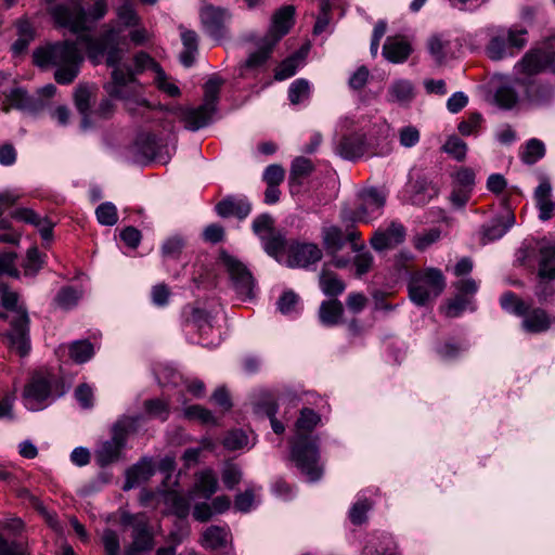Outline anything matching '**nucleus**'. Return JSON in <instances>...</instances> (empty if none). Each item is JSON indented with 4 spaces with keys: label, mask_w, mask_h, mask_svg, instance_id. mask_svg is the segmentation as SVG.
<instances>
[{
    "label": "nucleus",
    "mask_w": 555,
    "mask_h": 555,
    "mask_svg": "<svg viewBox=\"0 0 555 555\" xmlns=\"http://www.w3.org/2000/svg\"><path fill=\"white\" fill-rule=\"evenodd\" d=\"M138 17L135 10L129 3H124L117 10L116 23L105 25V30L99 38L90 35H81L79 40L86 44V53L93 64H99L106 54V63L114 67L112 81L105 85L107 94L124 102L125 107L133 113L139 105L137 101L139 83V54L132 55L129 63L122 62L124 50L128 38L139 42V30L137 29Z\"/></svg>",
    "instance_id": "obj_1"
},
{
    "label": "nucleus",
    "mask_w": 555,
    "mask_h": 555,
    "mask_svg": "<svg viewBox=\"0 0 555 555\" xmlns=\"http://www.w3.org/2000/svg\"><path fill=\"white\" fill-rule=\"evenodd\" d=\"M80 36L77 37V42L64 40L36 48L33 52L34 64L42 69L55 67V81L60 85L72 83L78 76L83 62V55L77 46L80 43L86 48V44L79 40Z\"/></svg>",
    "instance_id": "obj_2"
},
{
    "label": "nucleus",
    "mask_w": 555,
    "mask_h": 555,
    "mask_svg": "<svg viewBox=\"0 0 555 555\" xmlns=\"http://www.w3.org/2000/svg\"><path fill=\"white\" fill-rule=\"evenodd\" d=\"M321 422L320 415L312 409L305 408L296 422L297 435L292 444L291 456L300 472L310 481L319 480L323 467L319 465L320 452L317 439L309 440L302 434L310 433Z\"/></svg>",
    "instance_id": "obj_3"
},
{
    "label": "nucleus",
    "mask_w": 555,
    "mask_h": 555,
    "mask_svg": "<svg viewBox=\"0 0 555 555\" xmlns=\"http://www.w3.org/2000/svg\"><path fill=\"white\" fill-rule=\"evenodd\" d=\"M18 294L5 283H0V305L12 313L10 331L4 336L8 339L9 348L25 357L30 351L29 317L27 309L18 305Z\"/></svg>",
    "instance_id": "obj_4"
},
{
    "label": "nucleus",
    "mask_w": 555,
    "mask_h": 555,
    "mask_svg": "<svg viewBox=\"0 0 555 555\" xmlns=\"http://www.w3.org/2000/svg\"><path fill=\"white\" fill-rule=\"evenodd\" d=\"M66 391L60 377L50 373H36L24 387V405L29 411H40L64 396Z\"/></svg>",
    "instance_id": "obj_5"
},
{
    "label": "nucleus",
    "mask_w": 555,
    "mask_h": 555,
    "mask_svg": "<svg viewBox=\"0 0 555 555\" xmlns=\"http://www.w3.org/2000/svg\"><path fill=\"white\" fill-rule=\"evenodd\" d=\"M446 279L436 268L415 272L408 285L410 299L417 306L435 300L444 289Z\"/></svg>",
    "instance_id": "obj_6"
},
{
    "label": "nucleus",
    "mask_w": 555,
    "mask_h": 555,
    "mask_svg": "<svg viewBox=\"0 0 555 555\" xmlns=\"http://www.w3.org/2000/svg\"><path fill=\"white\" fill-rule=\"evenodd\" d=\"M137 423L138 417L135 415H122L114 423L112 438L102 442L95 450V461L99 466L105 467L118 459L128 435L135 430Z\"/></svg>",
    "instance_id": "obj_7"
},
{
    "label": "nucleus",
    "mask_w": 555,
    "mask_h": 555,
    "mask_svg": "<svg viewBox=\"0 0 555 555\" xmlns=\"http://www.w3.org/2000/svg\"><path fill=\"white\" fill-rule=\"evenodd\" d=\"M48 12L57 27L66 28L73 34L87 29L88 14L81 0H69L66 3L51 5Z\"/></svg>",
    "instance_id": "obj_8"
},
{
    "label": "nucleus",
    "mask_w": 555,
    "mask_h": 555,
    "mask_svg": "<svg viewBox=\"0 0 555 555\" xmlns=\"http://www.w3.org/2000/svg\"><path fill=\"white\" fill-rule=\"evenodd\" d=\"M141 504L157 507L164 504L165 509L185 518L190 512V499L176 490H163L157 492L141 491Z\"/></svg>",
    "instance_id": "obj_9"
},
{
    "label": "nucleus",
    "mask_w": 555,
    "mask_h": 555,
    "mask_svg": "<svg viewBox=\"0 0 555 555\" xmlns=\"http://www.w3.org/2000/svg\"><path fill=\"white\" fill-rule=\"evenodd\" d=\"M199 18L208 34L219 40L227 35L225 23L231 18V13L228 9L205 4L201 9Z\"/></svg>",
    "instance_id": "obj_10"
},
{
    "label": "nucleus",
    "mask_w": 555,
    "mask_h": 555,
    "mask_svg": "<svg viewBox=\"0 0 555 555\" xmlns=\"http://www.w3.org/2000/svg\"><path fill=\"white\" fill-rule=\"evenodd\" d=\"M223 261L236 293L242 297L251 298L255 284L250 272L233 257L228 256Z\"/></svg>",
    "instance_id": "obj_11"
},
{
    "label": "nucleus",
    "mask_w": 555,
    "mask_h": 555,
    "mask_svg": "<svg viewBox=\"0 0 555 555\" xmlns=\"http://www.w3.org/2000/svg\"><path fill=\"white\" fill-rule=\"evenodd\" d=\"M359 198L361 203L351 218L357 221H369L374 214L380 212L386 203V195L374 188L361 191Z\"/></svg>",
    "instance_id": "obj_12"
},
{
    "label": "nucleus",
    "mask_w": 555,
    "mask_h": 555,
    "mask_svg": "<svg viewBox=\"0 0 555 555\" xmlns=\"http://www.w3.org/2000/svg\"><path fill=\"white\" fill-rule=\"evenodd\" d=\"M141 74L149 75L154 85L170 96H179L180 89L168 77L163 67L149 54L141 52Z\"/></svg>",
    "instance_id": "obj_13"
},
{
    "label": "nucleus",
    "mask_w": 555,
    "mask_h": 555,
    "mask_svg": "<svg viewBox=\"0 0 555 555\" xmlns=\"http://www.w3.org/2000/svg\"><path fill=\"white\" fill-rule=\"evenodd\" d=\"M168 159V146L163 138L150 132L141 137V164L152 162L165 164Z\"/></svg>",
    "instance_id": "obj_14"
},
{
    "label": "nucleus",
    "mask_w": 555,
    "mask_h": 555,
    "mask_svg": "<svg viewBox=\"0 0 555 555\" xmlns=\"http://www.w3.org/2000/svg\"><path fill=\"white\" fill-rule=\"evenodd\" d=\"M322 250L314 243H297L291 246L287 266L291 268H307L322 259Z\"/></svg>",
    "instance_id": "obj_15"
},
{
    "label": "nucleus",
    "mask_w": 555,
    "mask_h": 555,
    "mask_svg": "<svg viewBox=\"0 0 555 555\" xmlns=\"http://www.w3.org/2000/svg\"><path fill=\"white\" fill-rule=\"evenodd\" d=\"M295 8L285 5L279 9L272 16L268 34L263 37L270 44L276 43L289 31L294 25Z\"/></svg>",
    "instance_id": "obj_16"
},
{
    "label": "nucleus",
    "mask_w": 555,
    "mask_h": 555,
    "mask_svg": "<svg viewBox=\"0 0 555 555\" xmlns=\"http://www.w3.org/2000/svg\"><path fill=\"white\" fill-rule=\"evenodd\" d=\"M405 238V228L398 222H391L385 230H378L371 238V245L375 250L382 251L393 248Z\"/></svg>",
    "instance_id": "obj_17"
},
{
    "label": "nucleus",
    "mask_w": 555,
    "mask_h": 555,
    "mask_svg": "<svg viewBox=\"0 0 555 555\" xmlns=\"http://www.w3.org/2000/svg\"><path fill=\"white\" fill-rule=\"evenodd\" d=\"M173 114L184 125V128L191 131H196L207 126L214 115L211 111L204 108L203 104L196 108L178 107Z\"/></svg>",
    "instance_id": "obj_18"
},
{
    "label": "nucleus",
    "mask_w": 555,
    "mask_h": 555,
    "mask_svg": "<svg viewBox=\"0 0 555 555\" xmlns=\"http://www.w3.org/2000/svg\"><path fill=\"white\" fill-rule=\"evenodd\" d=\"M382 53L390 63H403L412 53V47L405 38L392 36L386 39Z\"/></svg>",
    "instance_id": "obj_19"
},
{
    "label": "nucleus",
    "mask_w": 555,
    "mask_h": 555,
    "mask_svg": "<svg viewBox=\"0 0 555 555\" xmlns=\"http://www.w3.org/2000/svg\"><path fill=\"white\" fill-rule=\"evenodd\" d=\"M216 211L222 218L245 219L251 211V204L246 198L228 196L216 205Z\"/></svg>",
    "instance_id": "obj_20"
},
{
    "label": "nucleus",
    "mask_w": 555,
    "mask_h": 555,
    "mask_svg": "<svg viewBox=\"0 0 555 555\" xmlns=\"http://www.w3.org/2000/svg\"><path fill=\"white\" fill-rule=\"evenodd\" d=\"M534 199L539 208V218L546 221L555 216V201L552 199V184L547 178H542L534 190Z\"/></svg>",
    "instance_id": "obj_21"
},
{
    "label": "nucleus",
    "mask_w": 555,
    "mask_h": 555,
    "mask_svg": "<svg viewBox=\"0 0 555 555\" xmlns=\"http://www.w3.org/2000/svg\"><path fill=\"white\" fill-rule=\"evenodd\" d=\"M521 317L524 318L521 323L522 328L528 333L545 332L550 330L555 322V318L548 315V313L541 308L528 309L525 315Z\"/></svg>",
    "instance_id": "obj_22"
},
{
    "label": "nucleus",
    "mask_w": 555,
    "mask_h": 555,
    "mask_svg": "<svg viewBox=\"0 0 555 555\" xmlns=\"http://www.w3.org/2000/svg\"><path fill=\"white\" fill-rule=\"evenodd\" d=\"M427 48L438 65H442L447 60L453 57L451 40L443 34H434L428 38Z\"/></svg>",
    "instance_id": "obj_23"
},
{
    "label": "nucleus",
    "mask_w": 555,
    "mask_h": 555,
    "mask_svg": "<svg viewBox=\"0 0 555 555\" xmlns=\"http://www.w3.org/2000/svg\"><path fill=\"white\" fill-rule=\"evenodd\" d=\"M545 52L530 50L516 64L518 72L525 76H534L546 69Z\"/></svg>",
    "instance_id": "obj_24"
},
{
    "label": "nucleus",
    "mask_w": 555,
    "mask_h": 555,
    "mask_svg": "<svg viewBox=\"0 0 555 555\" xmlns=\"http://www.w3.org/2000/svg\"><path fill=\"white\" fill-rule=\"evenodd\" d=\"M319 286L322 293L327 297H337L346 289V283L337 273L330 270L327 264H324L319 274Z\"/></svg>",
    "instance_id": "obj_25"
},
{
    "label": "nucleus",
    "mask_w": 555,
    "mask_h": 555,
    "mask_svg": "<svg viewBox=\"0 0 555 555\" xmlns=\"http://www.w3.org/2000/svg\"><path fill=\"white\" fill-rule=\"evenodd\" d=\"M94 86L79 85L74 92V102L78 112L82 115L81 127L87 129L90 126L89 112L91 100L94 98Z\"/></svg>",
    "instance_id": "obj_26"
},
{
    "label": "nucleus",
    "mask_w": 555,
    "mask_h": 555,
    "mask_svg": "<svg viewBox=\"0 0 555 555\" xmlns=\"http://www.w3.org/2000/svg\"><path fill=\"white\" fill-rule=\"evenodd\" d=\"M180 35L183 50L180 53V62L183 66L190 67L195 62L198 52V36L194 30L180 26Z\"/></svg>",
    "instance_id": "obj_27"
},
{
    "label": "nucleus",
    "mask_w": 555,
    "mask_h": 555,
    "mask_svg": "<svg viewBox=\"0 0 555 555\" xmlns=\"http://www.w3.org/2000/svg\"><path fill=\"white\" fill-rule=\"evenodd\" d=\"M218 490V478L211 468H206L195 475L194 493L203 499H210Z\"/></svg>",
    "instance_id": "obj_28"
},
{
    "label": "nucleus",
    "mask_w": 555,
    "mask_h": 555,
    "mask_svg": "<svg viewBox=\"0 0 555 555\" xmlns=\"http://www.w3.org/2000/svg\"><path fill=\"white\" fill-rule=\"evenodd\" d=\"M274 47V44H270L269 41L262 38L258 44V50L251 53L244 64L241 65L240 75L245 77L248 70L262 66L270 57Z\"/></svg>",
    "instance_id": "obj_29"
},
{
    "label": "nucleus",
    "mask_w": 555,
    "mask_h": 555,
    "mask_svg": "<svg viewBox=\"0 0 555 555\" xmlns=\"http://www.w3.org/2000/svg\"><path fill=\"white\" fill-rule=\"evenodd\" d=\"M229 538V530L221 526L206 528L201 538V544L205 548L217 550L225 546Z\"/></svg>",
    "instance_id": "obj_30"
},
{
    "label": "nucleus",
    "mask_w": 555,
    "mask_h": 555,
    "mask_svg": "<svg viewBox=\"0 0 555 555\" xmlns=\"http://www.w3.org/2000/svg\"><path fill=\"white\" fill-rule=\"evenodd\" d=\"M344 314V306L338 299L325 300L320 305V321L327 326L336 325Z\"/></svg>",
    "instance_id": "obj_31"
},
{
    "label": "nucleus",
    "mask_w": 555,
    "mask_h": 555,
    "mask_svg": "<svg viewBox=\"0 0 555 555\" xmlns=\"http://www.w3.org/2000/svg\"><path fill=\"white\" fill-rule=\"evenodd\" d=\"M17 39L12 44V51L18 55L26 51L29 43L35 39V29L29 21L18 20L16 22Z\"/></svg>",
    "instance_id": "obj_32"
},
{
    "label": "nucleus",
    "mask_w": 555,
    "mask_h": 555,
    "mask_svg": "<svg viewBox=\"0 0 555 555\" xmlns=\"http://www.w3.org/2000/svg\"><path fill=\"white\" fill-rule=\"evenodd\" d=\"M308 50L301 49L279 64L274 72V78L279 81L295 75L300 62L306 57Z\"/></svg>",
    "instance_id": "obj_33"
},
{
    "label": "nucleus",
    "mask_w": 555,
    "mask_h": 555,
    "mask_svg": "<svg viewBox=\"0 0 555 555\" xmlns=\"http://www.w3.org/2000/svg\"><path fill=\"white\" fill-rule=\"evenodd\" d=\"M388 95L391 102L406 104L414 98V88L409 80L399 79L390 85Z\"/></svg>",
    "instance_id": "obj_34"
},
{
    "label": "nucleus",
    "mask_w": 555,
    "mask_h": 555,
    "mask_svg": "<svg viewBox=\"0 0 555 555\" xmlns=\"http://www.w3.org/2000/svg\"><path fill=\"white\" fill-rule=\"evenodd\" d=\"M314 171L312 162L304 156L296 157L291 166L289 183L300 185Z\"/></svg>",
    "instance_id": "obj_35"
},
{
    "label": "nucleus",
    "mask_w": 555,
    "mask_h": 555,
    "mask_svg": "<svg viewBox=\"0 0 555 555\" xmlns=\"http://www.w3.org/2000/svg\"><path fill=\"white\" fill-rule=\"evenodd\" d=\"M46 263V255L40 253L38 247L33 246L27 249L26 256L22 262V268L26 276H36Z\"/></svg>",
    "instance_id": "obj_36"
},
{
    "label": "nucleus",
    "mask_w": 555,
    "mask_h": 555,
    "mask_svg": "<svg viewBox=\"0 0 555 555\" xmlns=\"http://www.w3.org/2000/svg\"><path fill=\"white\" fill-rule=\"evenodd\" d=\"M539 276L542 279H555V246L546 245L540 249Z\"/></svg>",
    "instance_id": "obj_37"
},
{
    "label": "nucleus",
    "mask_w": 555,
    "mask_h": 555,
    "mask_svg": "<svg viewBox=\"0 0 555 555\" xmlns=\"http://www.w3.org/2000/svg\"><path fill=\"white\" fill-rule=\"evenodd\" d=\"M338 153L346 159H354L363 154V141L360 137H345L338 144Z\"/></svg>",
    "instance_id": "obj_38"
},
{
    "label": "nucleus",
    "mask_w": 555,
    "mask_h": 555,
    "mask_svg": "<svg viewBox=\"0 0 555 555\" xmlns=\"http://www.w3.org/2000/svg\"><path fill=\"white\" fill-rule=\"evenodd\" d=\"M322 242L328 253L336 254L344 246L343 231L335 225L324 227L322 229Z\"/></svg>",
    "instance_id": "obj_39"
},
{
    "label": "nucleus",
    "mask_w": 555,
    "mask_h": 555,
    "mask_svg": "<svg viewBox=\"0 0 555 555\" xmlns=\"http://www.w3.org/2000/svg\"><path fill=\"white\" fill-rule=\"evenodd\" d=\"M413 190L416 196L415 201L422 204L436 197L439 193V188L426 177H418L413 183Z\"/></svg>",
    "instance_id": "obj_40"
},
{
    "label": "nucleus",
    "mask_w": 555,
    "mask_h": 555,
    "mask_svg": "<svg viewBox=\"0 0 555 555\" xmlns=\"http://www.w3.org/2000/svg\"><path fill=\"white\" fill-rule=\"evenodd\" d=\"M120 524L124 527H131L132 542L130 546L126 550L125 555H139V524L137 520V516L129 514L126 511H121Z\"/></svg>",
    "instance_id": "obj_41"
},
{
    "label": "nucleus",
    "mask_w": 555,
    "mask_h": 555,
    "mask_svg": "<svg viewBox=\"0 0 555 555\" xmlns=\"http://www.w3.org/2000/svg\"><path fill=\"white\" fill-rule=\"evenodd\" d=\"M545 155V145L538 139H530L520 153L521 160L527 165H533Z\"/></svg>",
    "instance_id": "obj_42"
},
{
    "label": "nucleus",
    "mask_w": 555,
    "mask_h": 555,
    "mask_svg": "<svg viewBox=\"0 0 555 555\" xmlns=\"http://www.w3.org/2000/svg\"><path fill=\"white\" fill-rule=\"evenodd\" d=\"M94 354L93 345L89 340H77L69 346V357L76 363H85Z\"/></svg>",
    "instance_id": "obj_43"
},
{
    "label": "nucleus",
    "mask_w": 555,
    "mask_h": 555,
    "mask_svg": "<svg viewBox=\"0 0 555 555\" xmlns=\"http://www.w3.org/2000/svg\"><path fill=\"white\" fill-rule=\"evenodd\" d=\"M222 85V80L212 77L210 78L204 87L205 93H204V101L203 105L204 108L211 111L212 113L216 112V105L219 98V91L220 87Z\"/></svg>",
    "instance_id": "obj_44"
},
{
    "label": "nucleus",
    "mask_w": 555,
    "mask_h": 555,
    "mask_svg": "<svg viewBox=\"0 0 555 555\" xmlns=\"http://www.w3.org/2000/svg\"><path fill=\"white\" fill-rule=\"evenodd\" d=\"M310 96V83L304 78L296 79L288 88V99L293 105L308 100Z\"/></svg>",
    "instance_id": "obj_45"
},
{
    "label": "nucleus",
    "mask_w": 555,
    "mask_h": 555,
    "mask_svg": "<svg viewBox=\"0 0 555 555\" xmlns=\"http://www.w3.org/2000/svg\"><path fill=\"white\" fill-rule=\"evenodd\" d=\"M95 217L101 225L113 227L118 222V212L112 202H104L95 209Z\"/></svg>",
    "instance_id": "obj_46"
},
{
    "label": "nucleus",
    "mask_w": 555,
    "mask_h": 555,
    "mask_svg": "<svg viewBox=\"0 0 555 555\" xmlns=\"http://www.w3.org/2000/svg\"><path fill=\"white\" fill-rule=\"evenodd\" d=\"M470 304V299L462 295H456L440 307L441 313L449 319L457 318Z\"/></svg>",
    "instance_id": "obj_47"
},
{
    "label": "nucleus",
    "mask_w": 555,
    "mask_h": 555,
    "mask_svg": "<svg viewBox=\"0 0 555 555\" xmlns=\"http://www.w3.org/2000/svg\"><path fill=\"white\" fill-rule=\"evenodd\" d=\"M501 306L504 310L513 312L516 315H525L529 306L512 292H506L501 296Z\"/></svg>",
    "instance_id": "obj_48"
},
{
    "label": "nucleus",
    "mask_w": 555,
    "mask_h": 555,
    "mask_svg": "<svg viewBox=\"0 0 555 555\" xmlns=\"http://www.w3.org/2000/svg\"><path fill=\"white\" fill-rule=\"evenodd\" d=\"M442 151L457 162H463L466 158L467 144L456 135H451L443 144Z\"/></svg>",
    "instance_id": "obj_49"
},
{
    "label": "nucleus",
    "mask_w": 555,
    "mask_h": 555,
    "mask_svg": "<svg viewBox=\"0 0 555 555\" xmlns=\"http://www.w3.org/2000/svg\"><path fill=\"white\" fill-rule=\"evenodd\" d=\"M183 415L185 418L197 420L198 422L205 425H217V420L212 415L211 411L198 404L186 406L183 410Z\"/></svg>",
    "instance_id": "obj_50"
},
{
    "label": "nucleus",
    "mask_w": 555,
    "mask_h": 555,
    "mask_svg": "<svg viewBox=\"0 0 555 555\" xmlns=\"http://www.w3.org/2000/svg\"><path fill=\"white\" fill-rule=\"evenodd\" d=\"M8 100L11 106L16 107L18 109H29L33 108L35 105L33 96H30L28 92L23 88L12 89L10 94L8 95Z\"/></svg>",
    "instance_id": "obj_51"
},
{
    "label": "nucleus",
    "mask_w": 555,
    "mask_h": 555,
    "mask_svg": "<svg viewBox=\"0 0 555 555\" xmlns=\"http://www.w3.org/2000/svg\"><path fill=\"white\" fill-rule=\"evenodd\" d=\"M475 185V172L468 167H462L452 175V186H457L473 192Z\"/></svg>",
    "instance_id": "obj_52"
},
{
    "label": "nucleus",
    "mask_w": 555,
    "mask_h": 555,
    "mask_svg": "<svg viewBox=\"0 0 555 555\" xmlns=\"http://www.w3.org/2000/svg\"><path fill=\"white\" fill-rule=\"evenodd\" d=\"M263 242V248L268 255L279 258L280 254L285 248V238L280 233H271L261 240Z\"/></svg>",
    "instance_id": "obj_53"
},
{
    "label": "nucleus",
    "mask_w": 555,
    "mask_h": 555,
    "mask_svg": "<svg viewBox=\"0 0 555 555\" xmlns=\"http://www.w3.org/2000/svg\"><path fill=\"white\" fill-rule=\"evenodd\" d=\"M512 223L513 220L509 222V224H504L501 220L496 219L491 224L485 225L482 229V243L486 244L488 242L501 238L506 233Z\"/></svg>",
    "instance_id": "obj_54"
},
{
    "label": "nucleus",
    "mask_w": 555,
    "mask_h": 555,
    "mask_svg": "<svg viewBox=\"0 0 555 555\" xmlns=\"http://www.w3.org/2000/svg\"><path fill=\"white\" fill-rule=\"evenodd\" d=\"M494 100L500 107L511 109L517 103L518 95L512 87L503 86L496 90Z\"/></svg>",
    "instance_id": "obj_55"
},
{
    "label": "nucleus",
    "mask_w": 555,
    "mask_h": 555,
    "mask_svg": "<svg viewBox=\"0 0 555 555\" xmlns=\"http://www.w3.org/2000/svg\"><path fill=\"white\" fill-rule=\"evenodd\" d=\"M74 397L85 410L92 409L94 405V392L92 387L87 383L79 384L76 387Z\"/></svg>",
    "instance_id": "obj_56"
},
{
    "label": "nucleus",
    "mask_w": 555,
    "mask_h": 555,
    "mask_svg": "<svg viewBox=\"0 0 555 555\" xmlns=\"http://www.w3.org/2000/svg\"><path fill=\"white\" fill-rule=\"evenodd\" d=\"M243 473L241 468L233 463H227L222 468L221 478L224 486L232 490L242 480Z\"/></svg>",
    "instance_id": "obj_57"
},
{
    "label": "nucleus",
    "mask_w": 555,
    "mask_h": 555,
    "mask_svg": "<svg viewBox=\"0 0 555 555\" xmlns=\"http://www.w3.org/2000/svg\"><path fill=\"white\" fill-rule=\"evenodd\" d=\"M507 47L505 37L495 36L490 40L487 47V54L493 61L502 60L507 55Z\"/></svg>",
    "instance_id": "obj_58"
},
{
    "label": "nucleus",
    "mask_w": 555,
    "mask_h": 555,
    "mask_svg": "<svg viewBox=\"0 0 555 555\" xmlns=\"http://www.w3.org/2000/svg\"><path fill=\"white\" fill-rule=\"evenodd\" d=\"M17 255L13 251L0 253V274H7L9 276L18 279L21 273L15 268V260Z\"/></svg>",
    "instance_id": "obj_59"
},
{
    "label": "nucleus",
    "mask_w": 555,
    "mask_h": 555,
    "mask_svg": "<svg viewBox=\"0 0 555 555\" xmlns=\"http://www.w3.org/2000/svg\"><path fill=\"white\" fill-rule=\"evenodd\" d=\"M184 241L181 236L175 235L165 241L162 246L164 257L176 259L182 253Z\"/></svg>",
    "instance_id": "obj_60"
},
{
    "label": "nucleus",
    "mask_w": 555,
    "mask_h": 555,
    "mask_svg": "<svg viewBox=\"0 0 555 555\" xmlns=\"http://www.w3.org/2000/svg\"><path fill=\"white\" fill-rule=\"evenodd\" d=\"M373 255L369 250L361 249L353 258L356 275L358 278L366 274L373 267Z\"/></svg>",
    "instance_id": "obj_61"
},
{
    "label": "nucleus",
    "mask_w": 555,
    "mask_h": 555,
    "mask_svg": "<svg viewBox=\"0 0 555 555\" xmlns=\"http://www.w3.org/2000/svg\"><path fill=\"white\" fill-rule=\"evenodd\" d=\"M223 447L230 451L244 448L248 443V437L243 430H232L223 439Z\"/></svg>",
    "instance_id": "obj_62"
},
{
    "label": "nucleus",
    "mask_w": 555,
    "mask_h": 555,
    "mask_svg": "<svg viewBox=\"0 0 555 555\" xmlns=\"http://www.w3.org/2000/svg\"><path fill=\"white\" fill-rule=\"evenodd\" d=\"M106 555H120V543L117 533L112 529H105L101 537Z\"/></svg>",
    "instance_id": "obj_63"
},
{
    "label": "nucleus",
    "mask_w": 555,
    "mask_h": 555,
    "mask_svg": "<svg viewBox=\"0 0 555 555\" xmlns=\"http://www.w3.org/2000/svg\"><path fill=\"white\" fill-rule=\"evenodd\" d=\"M0 555H29L26 546L16 541H9L0 533Z\"/></svg>",
    "instance_id": "obj_64"
}]
</instances>
